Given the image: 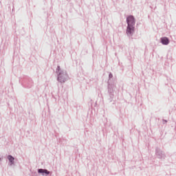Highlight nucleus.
I'll list each match as a JSON object with an SVG mask.
<instances>
[{
    "label": "nucleus",
    "instance_id": "nucleus-8",
    "mask_svg": "<svg viewBox=\"0 0 176 176\" xmlns=\"http://www.w3.org/2000/svg\"><path fill=\"white\" fill-rule=\"evenodd\" d=\"M8 160L10 162L9 163L10 166H13V164H14V157L13 156H12L11 155H8Z\"/></svg>",
    "mask_w": 176,
    "mask_h": 176
},
{
    "label": "nucleus",
    "instance_id": "nucleus-7",
    "mask_svg": "<svg viewBox=\"0 0 176 176\" xmlns=\"http://www.w3.org/2000/svg\"><path fill=\"white\" fill-rule=\"evenodd\" d=\"M160 41H161V43H162L163 45H164L166 46L167 45H168V43H170V40L167 37H166V36L162 37L160 38Z\"/></svg>",
    "mask_w": 176,
    "mask_h": 176
},
{
    "label": "nucleus",
    "instance_id": "nucleus-10",
    "mask_svg": "<svg viewBox=\"0 0 176 176\" xmlns=\"http://www.w3.org/2000/svg\"><path fill=\"white\" fill-rule=\"evenodd\" d=\"M165 123H167V120H163Z\"/></svg>",
    "mask_w": 176,
    "mask_h": 176
},
{
    "label": "nucleus",
    "instance_id": "nucleus-9",
    "mask_svg": "<svg viewBox=\"0 0 176 176\" xmlns=\"http://www.w3.org/2000/svg\"><path fill=\"white\" fill-rule=\"evenodd\" d=\"M2 160H3V158L0 157V164H1V162H2Z\"/></svg>",
    "mask_w": 176,
    "mask_h": 176
},
{
    "label": "nucleus",
    "instance_id": "nucleus-3",
    "mask_svg": "<svg viewBox=\"0 0 176 176\" xmlns=\"http://www.w3.org/2000/svg\"><path fill=\"white\" fill-rule=\"evenodd\" d=\"M112 78H113V74L109 73V80H108V93L110 96L111 100H113V93L116 89V82L112 81Z\"/></svg>",
    "mask_w": 176,
    "mask_h": 176
},
{
    "label": "nucleus",
    "instance_id": "nucleus-4",
    "mask_svg": "<svg viewBox=\"0 0 176 176\" xmlns=\"http://www.w3.org/2000/svg\"><path fill=\"white\" fill-rule=\"evenodd\" d=\"M19 82L21 83L22 86L26 89H31L34 86V81L28 76H25L19 79Z\"/></svg>",
    "mask_w": 176,
    "mask_h": 176
},
{
    "label": "nucleus",
    "instance_id": "nucleus-6",
    "mask_svg": "<svg viewBox=\"0 0 176 176\" xmlns=\"http://www.w3.org/2000/svg\"><path fill=\"white\" fill-rule=\"evenodd\" d=\"M38 174H42V175H49L50 174V171L47 170V169L38 168Z\"/></svg>",
    "mask_w": 176,
    "mask_h": 176
},
{
    "label": "nucleus",
    "instance_id": "nucleus-5",
    "mask_svg": "<svg viewBox=\"0 0 176 176\" xmlns=\"http://www.w3.org/2000/svg\"><path fill=\"white\" fill-rule=\"evenodd\" d=\"M155 156L158 159H166V154L160 148H155Z\"/></svg>",
    "mask_w": 176,
    "mask_h": 176
},
{
    "label": "nucleus",
    "instance_id": "nucleus-2",
    "mask_svg": "<svg viewBox=\"0 0 176 176\" xmlns=\"http://www.w3.org/2000/svg\"><path fill=\"white\" fill-rule=\"evenodd\" d=\"M56 73L57 74V80L60 83H65L69 79V76H68L67 71L61 70L60 66H57Z\"/></svg>",
    "mask_w": 176,
    "mask_h": 176
},
{
    "label": "nucleus",
    "instance_id": "nucleus-1",
    "mask_svg": "<svg viewBox=\"0 0 176 176\" xmlns=\"http://www.w3.org/2000/svg\"><path fill=\"white\" fill-rule=\"evenodd\" d=\"M126 34L129 38H131L135 32V18L134 16L129 15L126 17Z\"/></svg>",
    "mask_w": 176,
    "mask_h": 176
}]
</instances>
